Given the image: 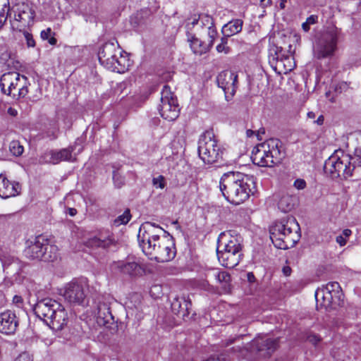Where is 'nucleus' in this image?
I'll return each instance as SVG.
<instances>
[{
	"instance_id": "51",
	"label": "nucleus",
	"mask_w": 361,
	"mask_h": 361,
	"mask_svg": "<svg viewBox=\"0 0 361 361\" xmlns=\"http://www.w3.org/2000/svg\"><path fill=\"white\" fill-rule=\"evenodd\" d=\"M317 16L312 15L307 18L306 22L310 25L314 24L317 22Z\"/></svg>"
},
{
	"instance_id": "2",
	"label": "nucleus",
	"mask_w": 361,
	"mask_h": 361,
	"mask_svg": "<svg viewBox=\"0 0 361 361\" xmlns=\"http://www.w3.org/2000/svg\"><path fill=\"white\" fill-rule=\"evenodd\" d=\"M216 255L223 267L234 268L243 257L242 238L232 231L222 232L218 238Z\"/></svg>"
},
{
	"instance_id": "54",
	"label": "nucleus",
	"mask_w": 361,
	"mask_h": 361,
	"mask_svg": "<svg viewBox=\"0 0 361 361\" xmlns=\"http://www.w3.org/2000/svg\"><path fill=\"white\" fill-rule=\"evenodd\" d=\"M324 116L323 115H320L316 121H314V123H317V125H322L324 123Z\"/></svg>"
},
{
	"instance_id": "47",
	"label": "nucleus",
	"mask_w": 361,
	"mask_h": 361,
	"mask_svg": "<svg viewBox=\"0 0 361 361\" xmlns=\"http://www.w3.org/2000/svg\"><path fill=\"white\" fill-rule=\"evenodd\" d=\"M14 361H33V358L28 353L25 352L20 354Z\"/></svg>"
},
{
	"instance_id": "53",
	"label": "nucleus",
	"mask_w": 361,
	"mask_h": 361,
	"mask_svg": "<svg viewBox=\"0 0 361 361\" xmlns=\"http://www.w3.org/2000/svg\"><path fill=\"white\" fill-rule=\"evenodd\" d=\"M352 233V231L350 229H345L343 231L341 235H343L345 239H347Z\"/></svg>"
},
{
	"instance_id": "1",
	"label": "nucleus",
	"mask_w": 361,
	"mask_h": 361,
	"mask_svg": "<svg viewBox=\"0 0 361 361\" xmlns=\"http://www.w3.org/2000/svg\"><path fill=\"white\" fill-rule=\"evenodd\" d=\"M219 188L227 201L238 205L246 201L253 193L254 178L240 172L229 171L221 176Z\"/></svg>"
},
{
	"instance_id": "31",
	"label": "nucleus",
	"mask_w": 361,
	"mask_h": 361,
	"mask_svg": "<svg viewBox=\"0 0 361 361\" xmlns=\"http://www.w3.org/2000/svg\"><path fill=\"white\" fill-rule=\"evenodd\" d=\"M297 202V198L290 195H283L278 202L279 209L284 213L291 211Z\"/></svg>"
},
{
	"instance_id": "57",
	"label": "nucleus",
	"mask_w": 361,
	"mask_h": 361,
	"mask_svg": "<svg viewBox=\"0 0 361 361\" xmlns=\"http://www.w3.org/2000/svg\"><path fill=\"white\" fill-rule=\"evenodd\" d=\"M68 214L71 216H74L77 214V210L75 208H68Z\"/></svg>"
},
{
	"instance_id": "40",
	"label": "nucleus",
	"mask_w": 361,
	"mask_h": 361,
	"mask_svg": "<svg viewBox=\"0 0 361 361\" xmlns=\"http://www.w3.org/2000/svg\"><path fill=\"white\" fill-rule=\"evenodd\" d=\"M217 31L214 25H209L207 27V35H208V42L207 43L209 46V49L214 44L215 38L217 36Z\"/></svg>"
},
{
	"instance_id": "60",
	"label": "nucleus",
	"mask_w": 361,
	"mask_h": 361,
	"mask_svg": "<svg viewBox=\"0 0 361 361\" xmlns=\"http://www.w3.org/2000/svg\"><path fill=\"white\" fill-rule=\"evenodd\" d=\"M316 115L313 111H310L307 113V117L310 119H314Z\"/></svg>"
},
{
	"instance_id": "35",
	"label": "nucleus",
	"mask_w": 361,
	"mask_h": 361,
	"mask_svg": "<svg viewBox=\"0 0 361 361\" xmlns=\"http://www.w3.org/2000/svg\"><path fill=\"white\" fill-rule=\"evenodd\" d=\"M131 219V215L129 209H126L121 215L118 216L114 221L115 226H119L122 224H126Z\"/></svg>"
},
{
	"instance_id": "42",
	"label": "nucleus",
	"mask_w": 361,
	"mask_h": 361,
	"mask_svg": "<svg viewBox=\"0 0 361 361\" xmlns=\"http://www.w3.org/2000/svg\"><path fill=\"white\" fill-rule=\"evenodd\" d=\"M152 184L156 188L164 189L166 186L165 178L162 175L153 178Z\"/></svg>"
},
{
	"instance_id": "7",
	"label": "nucleus",
	"mask_w": 361,
	"mask_h": 361,
	"mask_svg": "<svg viewBox=\"0 0 361 361\" xmlns=\"http://www.w3.org/2000/svg\"><path fill=\"white\" fill-rule=\"evenodd\" d=\"M197 150L203 162L212 164L222 159L224 148L216 139L214 133L207 130L200 137Z\"/></svg>"
},
{
	"instance_id": "56",
	"label": "nucleus",
	"mask_w": 361,
	"mask_h": 361,
	"mask_svg": "<svg viewBox=\"0 0 361 361\" xmlns=\"http://www.w3.org/2000/svg\"><path fill=\"white\" fill-rule=\"evenodd\" d=\"M13 302H15L16 304L18 305V304H21L22 302H23V299L20 296H18V295H15L13 297Z\"/></svg>"
},
{
	"instance_id": "52",
	"label": "nucleus",
	"mask_w": 361,
	"mask_h": 361,
	"mask_svg": "<svg viewBox=\"0 0 361 361\" xmlns=\"http://www.w3.org/2000/svg\"><path fill=\"white\" fill-rule=\"evenodd\" d=\"M283 273L285 276H288L291 274V268L288 266L284 267L282 269Z\"/></svg>"
},
{
	"instance_id": "48",
	"label": "nucleus",
	"mask_w": 361,
	"mask_h": 361,
	"mask_svg": "<svg viewBox=\"0 0 361 361\" xmlns=\"http://www.w3.org/2000/svg\"><path fill=\"white\" fill-rule=\"evenodd\" d=\"M294 186L297 188V189H299V190H302V189H304L306 186V183L304 180L302 179H297L295 182H294Z\"/></svg>"
},
{
	"instance_id": "16",
	"label": "nucleus",
	"mask_w": 361,
	"mask_h": 361,
	"mask_svg": "<svg viewBox=\"0 0 361 361\" xmlns=\"http://www.w3.org/2000/svg\"><path fill=\"white\" fill-rule=\"evenodd\" d=\"M216 82L224 90L226 99L231 100L235 92L238 75L231 71H224L217 75Z\"/></svg>"
},
{
	"instance_id": "32",
	"label": "nucleus",
	"mask_w": 361,
	"mask_h": 361,
	"mask_svg": "<svg viewBox=\"0 0 361 361\" xmlns=\"http://www.w3.org/2000/svg\"><path fill=\"white\" fill-rule=\"evenodd\" d=\"M73 149L66 148L59 152H51V160L50 161L53 164H57L61 161H70L72 158V152Z\"/></svg>"
},
{
	"instance_id": "10",
	"label": "nucleus",
	"mask_w": 361,
	"mask_h": 361,
	"mask_svg": "<svg viewBox=\"0 0 361 361\" xmlns=\"http://www.w3.org/2000/svg\"><path fill=\"white\" fill-rule=\"evenodd\" d=\"M24 253L28 259L44 262H52L58 257L57 247L50 245L42 235L36 237L35 241L25 248Z\"/></svg>"
},
{
	"instance_id": "18",
	"label": "nucleus",
	"mask_w": 361,
	"mask_h": 361,
	"mask_svg": "<svg viewBox=\"0 0 361 361\" xmlns=\"http://www.w3.org/2000/svg\"><path fill=\"white\" fill-rule=\"evenodd\" d=\"M277 347L278 338H270L267 336L256 338L250 344L252 350H256L264 357L270 355Z\"/></svg>"
},
{
	"instance_id": "43",
	"label": "nucleus",
	"mask_w": 361,
	"mask_h": 361,
	"mask_svg": "<svg viewBox=\"0 0 361 361\" xmlns=\"http://www.w3.org/2000/svg\"><path fill=\"white\" fill-rule=\"evenodd\" d=\"M113 180L114 185L118 188H121L124 185V178L116 171L114 172Z\"/></svg>"
},
{
	"instance_id": "28",
	"label": "nucleus",
	"mask_w": 361,
	"mask_h": 361,
	"mask_svg": "<svg viewBox=\"0 0 361 361\" xmlns=\"http://www.w3.org/2000/svg\"><path fill=\"white\" fill-rule=\"evenodd\" d=\"M113 320L114 317L109 306L104 303L99 305L96 316V321L98 325L104 326L106 324L111 323Z\"/></svg>"
},
{
	"instance_id": "25",
	"label": "nucleus",
	"mask_w": 361,
	"mask_h": 361,
	"mask_svg": "<svg viewBox=\"0 0 361 361\" xmlns=\"http://www.w3.org/2000/svg\"><path fill=\"white\" fill-rule=\"evenodd\" d=\"M191 307V302L189 298L185 296H176L171 302V310L175 314L182 318L188 316L189 309Z\"/></svg>"
},
{
	"instance_id": "38",
	"label": "nucleus",
	"mask_w": 361,
	"mask_h": 361,
	"mask_svg": "<svg viewBox=\"0 0 361 361\" xmlns=\"http://www.w3.org/2000/svg\"><path fill=\"white\" fill-rule=\"evenodd\" d=\"M8 10L9 8L6 6V0H0V28L7 19Z\"/></svg>"
},
{
	"instance_id": "41",
	"label": "nucleus",
	"mask_w": 361,
	"mask_h": 361,
	"mask_svg": "<svg viewBox=\"0 0 361 361\" xmlns=\"http://www.w3.org/2000/svg\"><path fill=\"white\" fill-rule=\"evenodd\" d=\"M20 32L23 33V35L26 41V44L27 47H35V41L33 38V36L31 33L25 30H23Z\"/></svg>"
},
{
	"instance_id": "19",
	"label": "nucleus",
	"mask_w": 361,
	"mask_h": 361,
	"mask_svg": "<svg viewBox=\"0 0 361 361\" xmlns=\"http://www.w3.org/2000/svg\"><path fill=\"white\" fill-rule=\"evenodd\" d=\"M113 269L118 271L123 274L132 277L142 275L145 272L142 266L135 261H118L114 263Z\"/></svg>"
},
{
	"instance_id": "20",
	"label": "nucleus",
	"mask_w": 361,
	"mask_h": 361,
	"mask_svg": "<svg viewBox=\"0 0 361 361\" xmlns=\"http://www.w3.org/2000/svg\"><path fill=\"white\" fill-rule=\"evenodd\" d=\"M116 240L114 235L109 231L101 232L98 235L90 238L86 241V245L92 248L107 249L115 245Z\"/></svg>"
},
{
	"instance_id": "34",
	"label": "nucleus",
	"mask_w": 361,
	"mask_h": 361,
	"mask_svg": "<svg viewBox=\"0 0 361 361\" xmlns=\"http://www.w3.org/2000/svg\"><path fill=\"white\" fill-rule=\"evenodd\" d=\"M40 36L43 40H47L51 45H55L57 42L56 39L54 37V33L49 27L43 30L40 33Z\"/></svg>"
},
{
	"instance_id": "45",
	"label": "nucleus",
	"mask_w": 361,
	"mask_h": 361,
	"mask_svg": "<svg viewBox=\"0 0 361 361\" xmlns=\"http://www.w3.org/2000/svg\"><path fill=\"white\" fill-rule=\"evenodd\" d=\"M231 358L226 353H223L219 355H212L204 361H230Z\"/></svg>"
},
{
	"instance_id": "46",
	"label": "nucleus",
	"mask_w": 361,
	"mask_h": 361,
	"mask_svg": "<svg viewBox=\"0 0 361 361\" xmlns=\"http://www.w3.org/2000/svg\"><path fill=\"white\" fill-rule=\"evenodd\" d=\"M232 350L234 352L238 353V357H243L245 358L247 355L249 354L248 349L246 348H241L240 347L238 348H233Z\"/></svg>"
},
{
	"instance_id": "5",
	"label": "nucleus",
	"mask_w": 361,
	"mask_h": 361,
	"mask_svg": "<svg viewBox=\"0 0 361 361\" xmlns=\"http://www.w3.org/2000/svg\"><path fill=\"white\" fill-rule=\"evenodd\" d=\"M99 63L106 69L117 73H125L131 66L128 54L114 42H106L98 52Z\"/></svg>"
},
{
	"instance_id": "36",
	"label": "nucleus",
	"mask_w": 361,
	"mask_h": 361,
	"mask_svg": "<svg viewBox=\"0 0 361 361\" xmlns=\"http://www.w3.org/2000/svg\"><path fill=\"white\" fill-rule=\"evenodd\" d=\"M9 150L16 157L20 156L23 151V147L17 140H13L9 144Z\"/></svg>"
},
{
	"instance_id": "17",
	"label": "nucleus",
	"mask_w": 361,
	"mask_h": 361,
	"mask_svg": "<svg viewBox=\"0 0 361 361\" xmlns=\"http://www.w3.org/2000/svg\"><path fill=\"white\" fill-rule=\"evenodd\" d=\"M57 307L59 308V302L47 298L39 300L35 305L33 310L35 315L47 324Z\"/></svg>"
},
{
	"instance_id": "13",
	"label": "nucleus",
	"mask_w": 361,
	"mask_h": 361,
	"mask_svg": "<svg viewBox=\"0 0 361 361\" xmlns=\"http://www.w3.org/2000/svg\"><path fill=\"white\" fill-rule=\"evenodd\" d=\"M283 49L276 44H270L269 49V62L274 70L279 74L288 73L295 68L292 56L284 55Z\"/></svg>"
},
{
	"instance_id": "50",
	"label": "nucleus",
	"mask_w": 361,
	"mask_h": 361,
	"mask_svg": "<svg viewBox=\"0 0 361 361\" xmlns=\"http://www.w3.org/2000/svg\"><path fill=\"white\" fill-rule=\"evenodd\" d=\"M336 242L341 245V246H344L346 243H347V240L344 238L343 235H338L336 237Z\"/></svg>"
},
{
	"instance_id": "14",
	"label": "nucleus",
	"mask_w": 361,
	"mask_h": 361,
	"mask_svg": "<svg viewBox=\"0 0 361 361\" xmlns=\"http://www.w3.org/2000/svg\"><path fill=\"white\" fill-rule=\"evenodd\" d=\"M149 245L147 247V256L152 260L157 262H167L172 260L176 256V247L174 240L172 236L162 235L161 239V247L157 250Z\"/></svg>"
},
{
	"instance_id": "58",
	"label": "nucleus",
	"mask_w": 361,
	"mask_h": 361,
	"mask_svg": "<svg viewBox=\"0 0 361 361\" xmlns=\"http://www.w3.org/2000/svg\"><path fill=\"white\" fill-rule=\"evenodd\" d=\"M302 27L305 32H307L310 30V25L306 21L302 23Z\"/></svg>"
},
{
	"instance_id": "55",
	"label": "nucleus",
	"mask_w": 361,
	"mask_h": 361,
	"mask_svg": "<svg viewBox=\"0 0 361 361\" xmlns=\"http://www.w3.org/2000/svg\"><path fill=\"white\" fill-rule=\"evenodd\" d=\"M8 114L12 116H16L18 114V111L15 109L10 107L8 109Z\"/></svg>"
},
{
	"instance_id": "61",
	"label": "nucleus",
	"mask_w": 361,
	"mask_h": 361,
	"mask_svg": "<svg viewBox=\"0 0 361 361\" xmlns=\"http://www.w3.org/2000/svg\"><path fill=\"white\" fill-rule=\"evenodd\" d=\"M287 2V0H281V2H280V7L281 8H285V4Z\"/></svg>"
},
{
	"instance_id": "26",
	"label": "nucleus",
	"mask_w": 361,
	"mask_h": 361,
	"mask_svg": "<svg viewBox=\"0 0 361 361\" xmlns=\"http://www.w3.org/2000/svg\"><path fill=\"white\" fill-rule=\"evenodd\" d=\"M207 276L210 279H214V280L219 283L225 291L230 289L231 279L228 272L220 271L218 269H213L207 272Z\"/></svg>"
},
{
	"instance_id": "30",
	"label": "nucleus",
	"mask_w": 361,
	"mask_h": 361,
	"mask_svg": "<svg viewBox=\"0 0 361 361\" xmlns=\"http://www.w3.org/2000/svg\"><path fill=\"white\" fill-rule=\"evenodd\" d=\"M243 23L240 19L231 20L222 27L223 35L229 37L239 33L242 30Z\"/></svg>"
},
{
	"instance_id": "29",
	"label": "nucleus",
	"mask_w": 361,
	"mask_h": 361,
	"mask_svg": "<svg viewBox=\"0 0 361 361\" xmlns=\"http://www.w3.org/2000/svg\"><path fill=\"white\" fill-rule=\"evenodd\" d=\"M188 41L190 42V47L194 54L202 55L209 51L207 43L201 41L195 35L188 33Z\"/></svg>"
},
{
	"instance_id": "27",
	"label": "nucleus",
	"mask_w": 361,
	"mask_h": 361,
	"mask_svg": "<svg viewBox=\"0 0 361 361\" xmlns=\"http://www.w3.org/2000/svg\"><path fill=\"white\" fill-rule=\"evenodd\" d=\"M32 20V15L30 12L23 11L17 14H15L14 20L11 23V26L13 30H18L21 32L29 25Z\"/></svg>"
},
{
	"instance_id": "37",
	"label": "nucleus",
	"mask_w": 361,
	"mask_h": 361,
	"mask_svg": "<svg viewBox=\"0 0 361 361\" xmlns=\"http://www.w3.org/2000/svg\"><path fill=\"white\" fill-rule=\"evenodd\" d=\"M176 101L169 85H165L161 91V102H168Z\"/></svg>"
},
{
	"instance_id": "33",
	"label": "nucleus",
	"mask_w": 361,
	"mask_h": 361,
	"mask_svg": "<svg viewBox=\"0 0 361 361\" xmlns=\"http://www.w3.org/2000/svg\"><path fill=\"white\" fill-rule=\"evenodd\" d=\"M130 25L137 30H141L147 23V19L144 17L142 12H137L130 17Z\"/></svg>"
},
{
	"instance_id": "49",
	"label": "nucleus",
	"mask_w": 361,
	"mask_h": 361,
	"mask_svg": "<svg viewBox=\"0 0 361 361\" xmlns=\"http://www.w3.org/2000/svg\"><path fill=\"white\" fill-rule=\"evenodd\" d=\"M201 21L204 25H213V21L212 17L209 16H204L201 18Z\"/></svg>"
},
{
	"instance_id": "62",
	"label": "nucleus",
	"mask_w": 361,
	"mask_h": 361,
	"mask_svg": "<svg viewBox=\"0 0 361 361\" xmlns=\"http://www.w3.org/2000/svg\"><path fill=\"white\" fill-rule=\"evenodd\" d=\"M265 0H260L261 4H263L264 6L271 5V1L268 0L267 3H264Z\"/></svg>"
},
{
	"instance_id": "22",
	"label": "nucleus",
	"mask_w": 361,
	"mask_h": 361,
	"mask_svg": "<svg viewBox=\"0 0 361 361\" xmlns=\"http://www.w3.org/2000/svg\"><path fill=\"white\" fill-rule=\"evenodd\" d=\"M49 320L46 324L54 331H61L67 325L68 317V313L64 307L59 303V308L57 307Z\"/></svg>"
},
{
	"instance_id": "63",
	"label": "nucleus",
	"mask_w": 361,
	"mask_h": 361,
	"mask_svg": "<svg viewBox=\"0 0 361 361\" xmlns=\"http://www.w3.org/2000/svg\"><path fill=\"white\" fill-rule=\"evenodd\" d=\"M1 262H2V265H3V267H6V266H8V264H6V262H5V261H4V260H3V259H1Z\"/></svg>"
},
{
	"instance_id": "23",
	"label": "nucleus",
	"mask_w": 361,
	"mask_h": 361,
	"mask_svg": "<svg viewBox=\"0 0 361 361\" xmlns=\"http://www.w3.org/2000/svg\"><path fill=\"white\" fill-rule=\"evenodd\" d=\"M20 185L17 182H11L0 174V197L4 199L15 197L20 193Z\"/></svg>"
},
{
	"instance_id": "11",
	"label": "nucleus",
	"mask_w": 361,
	"mask_h": 361,
	"mask_svg": "<svg viewBox=\"0 0 361 361\" xmlns=\"http://www.w3.org/2000/svg\"><path fill=\"white\" fill-rule=\"evenodd\" d=\"M340 33L341 30L337 27L329 28L324 32L314 46V57L322 59L333 56L337 48Z\"/></svg>"
},
{
	"instance_id": "12",
	"label": "nucleus",
	"mask_w": 361,
	"mask_h": 361,
	"mask_svg": "<svg viewBox=\"0 0 361 361\" xmlns=\"http://www.w3.org/2000/svg\"><path fill=\"white\" fill-rule=\"evenodd\" d=\"M166 232L158 225L154 223L145 222L142 224L140 228L137 239L140 247L142 252L147 255V247L149 246L154 247V250H157L161 247L160 233Z\"/></svg>"
},
{
	"instance_id": "64",
	"label": "nucleus",
	"mask_w": 361,
	"mask_h": 361,
	"mask_svg": "<svg viewBox=\"0 0 361 361\" xmlns=\"http://www.w3.org/2000/svg\"><path fill=\"white\" fill-rule=\"evenodd\" d=\"M134 296H135V298L137 300H138L140 301V295H135Z\"/></svg>"
},
{
	"instance_id": "15",
	"label": "nucleus",
	"mask_w": 361,
	"mask_h": 361,
	"mask_svg": "<svg viewBox=\"0 0 361 361\" xmlns=\"http://www.w3.org/2000/svg\"><path fill=\"white\" fill-rule=\"evenodd\" d=\"M87 284L84 279H73L66 283L62 295L65 300L75 305H83L86 300Z\"/></svg>"
},
{
	"instance_id": "6",
	"label": "nucleus",
	"mask_w": 361,
	"mask_h": 361,
	"mask_svg": "<svg viewBox=\"0 0 361 361\" xmlns=\"http://www.w3.org/2000/svg\"><path fill=\"white\" fill-rule=\"evenodd\" d=\"M278 139H270L258 145L253 151L252 159L255 164L262 167H272L281 162L284 154Z\"/></svg>"
},
{
	"instance_id": "59",
	"label": "nucleus",
	"mask_w": 361,
	"mask_h": 361,
	"mask_svg": "<svg viewBox=\"0 0 361 361\" xmlns=\"http://www.w3.org/2000/svg\"><path fill=\"white\" fill-rule=\"evenodd\" d=\"M198 21H199V19L195 18L192 19L191 23H189V22L188 23L187 26H189L190 25H191L192 26H194L195 25L198 23Z\"/></svg>"
},
{
	"instance_id": "4",
	"label": "nucleus",
	"mask_w": 361,
	"mask_h": 361,
	"mask_svg": "<svg viewBox=\"0 0 361 361\" xmlns=\"http://www.w3.org/2000/svg\"><path fill=\"white\" fill-rule=\"evenodd\" d=\"M361 166V155H350L343 150H336L324 163V171L331 178L346 179L353 175L356 167Z\"/></svg>"
},
{
	"instance_id": "44",
	"label": "nucleus",
	"mask_w": 361,
	"mask_h": 361,
	"mask_svg": "<svg viewBox=\"0 0 361 361\" xmlns=\"http://www.w3.org/2000/svg\"><path fill=\"white\" fill-rule=\"evenodd\" d=\"M306 340L314 345H316L321 342L322 337L317 334L310 332L307 334Z\"/></svg>"
},
{
	"instance_id": "9",
	"label": "nucleus",
	"mask_w": 361,
	"mask_h": 361,
	"mask_svg": "<svg viewBox=\"0 0 361 361\" xmlns=\"http://www.w3.org/2000/svg\"><path fill=\"white\" fill-rule=\"evenodd\" d=\"M27 78L17 72H8L0 78L1 92L13 99L24 97L28 92Z\"/></svg>"
},
{
	"instance_id": "21",
	"label": "nucleus",
	"mask_w": 361,
	"mask_h": 361,
	"mask_svg": "<svg viewBox=\"0 0 361 361\" xmlns=\"http://www.w3.org/2000/svg\"><path fill=\"white\" fill-rule=\"evenodd\" d=\"M18 326L16 314L11 310L0 314V332L5 334H13Z\"/></svg>"
},
{
	"instance_id": "3",
	"label": "nucleus",
	"mask_w": 361,
	"mask_h": 361,
	"mask_svg": "<svg viewBox=\"0 0 361 361\" xmlns=\"http://www.w3.org/2000/svg\"><path fill=\"white\" fill-rule=\"evenodd\" d=\"M270 238L274 246L286 250L295 246L300 238V228L293 216L275 222L269 229Z\"/></svg>"
},
{
	"instance_id": "24",
	"label": "nucleus",
	"mask_w": 361,
	"mask_h": 361,
	"mask_svg": "<svg viewBox=\"0 0 361 361\" xmlns=\"http://www.w3.org/2000/svg\"><path fill=\"white\" fill-rule=\"evenodd\" d=\"M158 109L161 116L165 120L174 121L179 115V109L176 101L161 102Z\"/></svg>"
},
{
	"instance_id": "8",
	"label": "nucleus",
	"mask_w": 361,
	"mask_h": 361,
	"mask_svg": "<svg viewBox=\"0 0 361 361\" xmlns=\"http://www.w3.org/2000/svg\"><path fill=\"white\" fill-rule=\"evenodd\" d=\"M317 310L336 309L341 305L343 293L338 282H330L315 291Z\"/></svg>"
},
{
	"instance_id": "39",
	"label": "nucleus",
	"mask_w": 361,
	"mask_h": 361,
	"mask_svg": "<svg viewBox=\"0 0 361 361\" xmlns=\"http://www.w3.org/2000/svg\"><path fill=\"white\" fill-rule=\"evenodd\" d=\"M228 37L224 35V37H221L220 43L216 47L218 53H224V54H227L230 52L231 49L228 46Z\"/></svg>"
}]
</instances>
